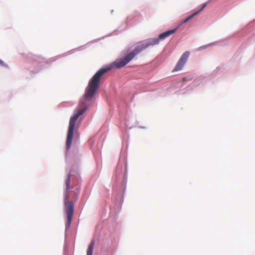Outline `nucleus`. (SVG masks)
Wrapping results in <instances>:
<instances>
[{"label": "nucleus", "mask_w": 255, "mask_h": 255, "mask_svg": "<svg viewBox=\"0 0 255 255\" xmlns=\"http://www.w3.org/2000/svg\"><path fill=\"white\" fill-rule=\"evenodd\" d=\"M159 42L158 38L149 39L145 41L139 42L133 50L128 54L125 57L114 61L111 67L102 68L98 70L89 81L84 95L85 102L93 100L100 85L102 75L112 68H120L125 66L134 57L150 46H154Z\"/></svg>", "instance_id": "1"}, {"label": "nucleus", "mask_w": 255, "mask_h": 255, "mask_svg": "<svg viewBox=\"0 0 255 255\" xmlns=\"http://www.w3.org/2000/svg\"><path fill=\"white\" fill-rule=\"evenodd\" d=\"M87 109V106L85 105L83 108L75 110L74 115L70 118L66 142L67 149H69L71 145L76 122Z\"/></svg>", "instance_id": "2"}, {"label": "nucleus", "mask_w": 255, "mask_h": 255, "mask_svg": "<svg viewBox=\"0 0 255 255\" xmlns=\"http://www.w3.org/2000/svg\"><path fill=\"white\" fill-rule=\"evenodd\" d=\"M69 191H67L66 190L64 197V205L67 216V222L65 225L66 230L70 227L74 213V204L72 201H69Z\"/></svg>", "instance_id": "3"}, {"label": "nucleus", "mask_w": 255, "mask_h": 255, "mask_svg": "<svg viewBox=\"0 0 255 255\" xmlns=\"http://www.w3.org/2000/svg\"><path fill=\"white\" fill-rule=\"evenodd\" d=\"M190 53L189 51H186L184 52L179 61H178L176 65L175 66L174 71H177L179 70H180L183 66L186 63L189 56Z\"/></svg>", "instance_id": "4"}, {"label": "nucleus", "mask_w": 255, "mask_h": 255, "mask_svg": "<svg viewBox=\"0 0 255 255\" xmlns=\"http://www.w3.org/2000/svg\"><path fill=\"white\" fill-rule=\"evenodd\" d=\"M206 5H207V3H204L202 5V6L201 8V9H200L199 10L194 12L193 14H192L191 15L188 16L186 19H185L184 20L182 21L181 22L180 24L178 25V26L177 27L178 28L182 24L186 23L187 22H188V21H189L190 20L192 19L194 16L197 15L200 11H201L206 6Z\"/></svg>", "instance_id": "5"}, {"label": "nucleus", "mask_w": 255, "mask_h": 255, "mask_svg": "<svg viewBox=\"0 0 255 255\" xmlns=\"http://www.w3.org/2000/svg\"><path fill=\"white\" fill-rule=\"evenodd\" d=\"M177 29L178 27H176L174 29L165 31L160 34L159 35V37L158 38L159 39V40L164 39L165 38L167 37L168 36H170V35L174 33L177 31Z\"/></svg>", "instance_id": "6"}, {"label": "nucleus", "mask_w": 255, "mask_h": 255, "mask_svg": "<svg viewBox=\"0 0 255 255\" xmlns=\"http://www.w3.org/2000/svg\"><path fill=\"white\" fill-rule=\"evenodd\" d=\"M95 245V242L94 240H92L90 244L89 245L87 251V255H92L93 254V250L94 248V246Z\"/></svg>", "instance_id": "7"}, {"label": "nucleus", "mask_w": 255, "mask_h": 255, "mask_svg": "<svg viewBox=\"0 0 255 255\" xmlns=\"http://www.w3.org/2000/svg\"><path fill=\"white\" fill-rule=\"evenodd\" d=\"M71 175L70 173L68 174L67 178L65 181V184L66 187V189L67 191L69 190L70 184L71 183Z\"/></svg>", "instance_id": "8"}, {"label": "nucleus", "mask_w": 255, "mask_h": 255, "mask_svg": "<svg viewBox=\"0 0 255 255\" xmlns=\"http://www.w3.org/2000/svg\"><path fill=\"white\" fill-rule=\"evenodd\" d=\"M0 65L7 67L8 65L6 64H5L0 59Z\"/></svg>", "instance_id": "9"}, {"label": "nucleus", "mask_w": 255, "mask_h": 255, "mask_svg": "<svg viewBox=\"0 0 255 255\" xmlns=\"http://www.w3.org/2000/svg\"><path fill=\"white\" fill-rule=\"evenodd\" d=\"M82 117H80V120H82Z\"/></svg>", "instance_id": "10"}]
</instances>
